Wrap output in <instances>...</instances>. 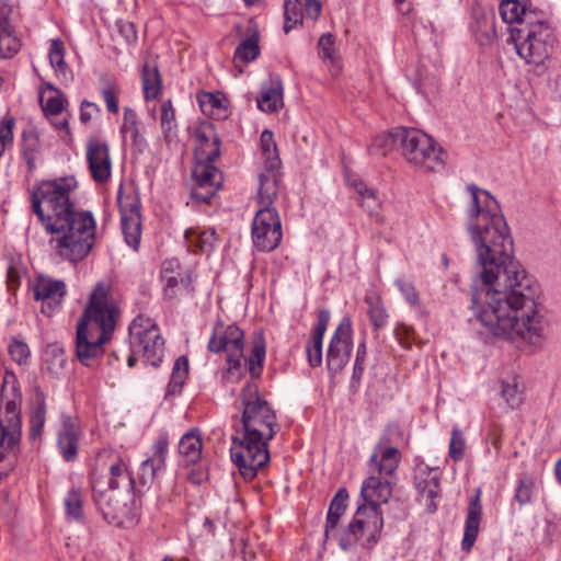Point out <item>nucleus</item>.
Wrapping results in <instances>:
<instances>
[{
  "label": "nucleus",
  "mask_w": 561,
  "mask_h": 561,
  "mask_svg": "<svg viewBox=\"0 0 561 561\" xmlns=\"http://www.w3.org/2000/svg\"><path fill=\"white\" fill-rule=\"evenodd\" d=\"M502 396L507 404L515 409L523 402V390L519 388L516 378L512 382H502Z\"/></svg>",
  "instance_id": "nucleus-46"
},
{
  "label": "nucleus",
  "mask_w": 561,
  "mask_h": 561,
  "mask_svg": "<svg viewBox=\"0 0 561 561\" xmlns=\"http://www.w3.org/2000/svg\"><path fill=\"white\" fill-rule=\"evenodd\" d=\"M420 501L425 505L428 513L433 514L437 511L436 499L438 497L439 480L436 476L428 472L427 478L416 481Z\"/></svg>",
  "instance_id": "nucleus-30"
},
{
  "label": "nucleus",
  "mask_w": 561,
  "mask_h": 561,
  "mask_svg": "<svg viewBox=\"0 0 561 561\" xmlns=\"http://www.w3.org/2000/svg\"><path fill=\"white\" fill-rule=\"evenodd\" d=\"M352 348V323L348 318H344L335 329L327 353V366L332 375H336L346 366Z\"/></svg>",
  "instance_id": "nucleus-13"
},
{
  "label": "nucleus",
  "mask_w": 561,
  "mask_h": 561,
  "mask_svg": "<svg viewBox=\"0 0 561 561\" xmlns=\"http://www.w3.org/2000/svg\"><path fill=\"white\" fill-rule=\"evenodd\" d=\"M117 204L124 239L128 247L137 251L141 239L140 201L135 192H126L121 184L117 192Z\"/></svg>",
  "instance_id": "nucleus-12"
},
{
  "label": "nucleus",
  "mask_w": 561,
  "mask_h": 561,
  "mask_svg": "<svg viewBox=\"0 0 561 561\" xmlns=\"http://www.w3.org/2000/svg\"><path fill=\"white\" fill-rule=\"evenodd\" d=\"M196 154L199 162H215L220 156V138L213 125L202 126L196 131Z\"/></svg>",
  "instance_id": "nucleus-22"
},
{
  "label": "nucleus",
  "mask_w": 561,
  "mask_h": 561,
  "mask_svg": "<svg viewBox=\"0 0 561 561\" xmlns=\"http://www.w3.org/2000/svg\"><path fill=\"white\" fill-rule=\"evenodd\" d=\"M366 356H367L366 342L363 341L362 343H359V345L357 347L356 358H355L354 368H353V376H352L353 380H359L362 378V375L364 373V363L366 360Z\"/></svg>",
  "instance_id": "nucleus-60"
},
{
  "label": "nucleus",
  "mask_w": 561,
  "mask_h": 561,
  "mask_svg": "<svg viewBox=\"0 0 561 561\" xmlns=\"http://www.w3.org/2000/svg\"><path fill=\"white\" fill-rule=\"evenodd\" d=\"M100 91L107 111L113 114L118 113L117 95L119 93V88L116 82L110 78H102Z\"/></svg>",
  "instance_id": "nucleus-42"
},
{
  "label": "nucleus",
  "mask_w": 561,
  "mask_h": 561,
  "mask_svg": "<svg viewBox=\"0 0 561 561\" xmlns=\"http://www.w3.org/2000/svg\"><path fill=\"white\" fill-rule=\"evenodd\" d=\"M21 435V423L19 414L12 411L9 425L0 421V461L14 451Z\"/></svg>",
  "instance_id": "nucleus-25"
},
{
  "label": "nucleus",
  "mask_w": 561,
  "mask_h": 561,
  "mask_svg": "<svg viewBox=\"0 0 561 561\" xmlns=\"http://www.w3.org/2000/svg\"><path fill=\"white\" fill-rule=\"evenodd\" d=\"M252 241L262 252H271L282 241V221L274 207H261L252 221Z\"/></svg>",
  "instance_id": "nucleus-11"
},
{
  "label": "nucleus",
  "mask_w": 561,
  "mask_h": 561,
  "mask_svg": "<svg viewBox=\"0 0 561 561\" xmlns=\"http://www.w3.org/2000/svg\"><path fill=\"white\" fill-rule=\"evenodd\" d=\"M35 300L41 301V311L50 317L61 308L67 295V286L64 280L39 275L32 286Z\"/></svg>",
  "instance_id": "nucleus-14"
},
{
  "label": "nucleus",
  "mask_w": 561,
  "mask_h": 561,
  "mask_svg": "<svg viewBox=\"0 0 561 561\" xmlns=\"http://www.w3.org/2000/svg\"><path fill=\"white\" fill-rule=\"evenodd\" d=\"M88 169L92 180L100 185L106 184L112 178V159L106 141L92 137L85 145Z\"/></svg>",
  "instance_id": "nucleus-15"
},
{
  "label": "nucleus",
  "mask_w": 561,
  "mask_h": 561,
  "mask_svg": "<svg viewBox=\"0 0 561 561\" xmlns=\"http://www.w3.org/2000/svg\"><path fill=\"white\" fill-rule=\"evenodd\" d=\"M116 28L127 45L134 44L138 39L137 30L133 22L126 20L116 21Z\"/></svg>",
  "instance_id": "nucleus-55"
},
{
  "label": "nucleus",
  "mask_w": 561,
  "mask_h": 561,
  "mask_svg": "<svg viewBox=\"0 0 561 561\" xmlns=\"http://www.w3.org/2000/svg\"><path fill=\"white\" fill-rule=\"evenodd\" d=\"M340 519V516H335L333 513H328L324 529V537L327 539L330 538L334 529L337 527Z\"/></svg>",
  "instance_id": "nucleus-64"
},
{
  "label": "nucleus",
  "mask_w": 561,
  "mask_h": 561,
  "mask_svg": "<svg viewBox=\"0 0 561 561\" xmlns=\"http://www.w3.org/2000/svg\"><path fill=\"white\" fill-rule=\"evenodd\" d=\"M21 49V43L5 16H0V58L14 57Z\"/></svg>",
  "instance_id": "nucleus-33"
},
{
  "label": "nucleus",
  "mask_w": 561,
  "mask_h": 561,
  "mask_svg": "<svg viewBox=\"0 0 561 561\" xmlns=\"http://www.w3.org/2000/svg\"><path fill=\"white\" fill-rule=\"evenodd\" d=\"M398 140L396 136V131L393 134H382L374 138L371 141V145L369 147V151L371 153H380L382 156L386 154L387 150L390 149L393 145V142Z\"/></svg>",
  "instance_id": "nucleus-53"
},
{
  "label": "nucleus",
  "mask_w": 561,
  "mask_h": 561,
  "mask_svg": "<svg viewBox=\"0 0 561 561\" xmlns=\"http://www.w3.org/2000/svg\"><path fill=\"white\" fill-rule=\"evenodd\" d=\"M49 62L55 69H62L65 66L64 45L59 39H53L49 47Z\"/></svg>",
  "instance_id": "nucleus-57"
},
{
  "label": "nucleus",
  "mask_w": 561,
  "mask_h": 561,
  "mask_svg": "<svg viewBox=\"0 0 561 561\" xmlns=\"http://www.w3.org/2000/svg\"><path fill=\"white\" fill-rule=\"evenodd\" d=\"M173 265H178L176 262H165L161 271V279L163 282L164 297L173 299L178 297L183 290L191 293L193 278L191 273L185 272L184 274L174 273Z\"/></svg>",
  "instance_id": "nucleus-21"
},
{
  "label": "nucleus",
  "mask_w": 561,
  "mask_h": 561,
  "mask_svg": "<svg viewBox=\"0 0 561 561\" xmlns=\"http://www.w3.org/2000/svg\"><path fill=\"white\" fill-rule=\"evenodd\" d=\"M66 513L75 520L83 519L82 495L76 490L71 489L65 497Z\"/></svg>",
  "instance_id": "nucleus-45"
},
{
  "label": "nucleus",
  "mask_w": 561,
  "mask_h": 561,
  "mask_svg": "<svg viewBox=\"0 0 561 561\" xmlns=\"http://www.w3.org/2000/svg\"><path fill=\"white\" fill-rule=\"evenodd\" d=\"M319 55L324 60L334 59V37L331 33L323 34L318 43Z\"/></svg>",
  "instance_id": "nucleus-59"
},
{
  "label": "nucleus",
  "mask_w": 561,
  "mask_h": 561,
  "mask_svg": "<svg viewBox=\"0 0 561 561\" xmlns=\"http://www.w3.org/2000/svg\"><path fill=\"white\" fill-rule=\"evenodd\" d=\"M391 494L390 482L380 477L370 476L363 482L360 496L364 504L357 507L353 520L340 538L339 543L343 550L350 549L363 537H366L364 547L367 549L377 543L383 528L380 506L389 501Z\"/></svg>",
  "instance_id": "nucleus-6"
},
{
  "label": "nucleus",
  "mask_w": 561,
  "mask_h": 561,
  "mask_svg": "<svg viewBox=\"0 0 561 561\" xmlns=\"http://www.w3.org/2000/svg\"><path fill=\"white\" fill-rule=\"evenodd\" d=\"M240 403V426L232 435L230 457L241 476L250 481L270 462L267 444L276 434L277 417L254 381L243 386Z\"/></svg>",
  "instance_id": "nucleus-3"
},
{
  "label": "nucleus",
  "mask_w": 561,
  "mask_h": 561,
  "mask_svg": "<svg viewBox=\"0 0 561 561\" xmlns=\"http://www.w3.org/2000/svg\"><path fill=\"white\" fill-rule=\"evenodd\" d=\"M80 436V430L72 422L71 417L64 416L61 427L57 432V446L67 462L76 460Z\"/></svg>",
  "instance_id": "nucleus-20"
},
{
  "label": "nucleus",
  "mask_w": 561,
  "mask_h": 561,
  "mask_svg": "<svg viewBox=\"0 0 561 561\" xmlns=\"http://www.w3.org/2000/svg\"><path fill=\"white\" fill-rule=\"evenodd\" d=\"M73 175L36 182L30 194L32 211L49 238V245L62 260L77 264L95 244L96 221L90 210L77 209Z\"/></svg>",
  "instance_id": "nucleus-2"
},
{
  "label": "nucleus",
  "mask_w": 561,
  "mask_h": 561,
  "mask_svg": "<svg viewBox=\"0 0 561 561\" xmlns=\"http://www.w3.org/2000/svg\"><path fill=\"white\" fill-rule=\"evenodd\" d=\"M529 0H500V14L502 20L508 24L516 23V26H520L523 21H526L528 16L536 19L533 12L527 11V4Z\"/></svg>",
  "instance_id": "nucleus-28"
},
{
  "label": "nucleus",
  "mask_w": 561,
  "mask_h": 561,
  "mask_svg": "<svg viewBox=\"0 0 561 561\" xmlns=\"http://www.w3.org/2000/svg\"><path fill=\"white\" fill-rule=\"evenodd\" d=\"M394 285L399 289V291L402 294L404 300L412 307V308H420V296L419 293L413 284V282L398 278L394 282Z\"/></svg>",
  "instance_id": "nucleus-48"
},
{
  "label": "nucleus",
  "mask_w": 561,
  "mask_h": 561,
  "mask_svg": "<svg viewBox=\"0 0 561 561\" xmlns=\"http://www.w3.org/2000/svg\"><path fill=\"white\" fill-rule=\"evenodd\" d=\"M279 170H265L259 175L257 203L261 207H272L277 197Z\"/></svg>",
  "instance_id": "nucleus-26"
},
{
  "label": "nucleus",
  "mask_w": 561,
  "mask_h": 561,
  "mask_svg": "<svg viewBox=\"0 0 561 561\" xmlns=\"http://www.w3.org/2000/svg\"><path fill=\"white\" fill-rule=\"evenodd\" d=\"M534 489V478L527 473H523L517 480L514 499L519 505H526L531 501Z\"/></svg>",
  "instance_id": "nucleus-44"
},
{
  "label": "nucleus",
  "mask_w": 561,
  "mask_h": 561,
  "mask_svg": "<svg viewBox=\"0 0 561 561\" xmlns=\"http://www.w3.org/2000/svg\"><path fill=\"white\" fill-rule=\"evenodd\" d=\"M394 336L399 344L404 348H411L415 340V331L405 323H397L394 328Z\"/></svg>",
  "instance_id": "nucleus-52"
},
{
  "label": "nucleus",
  "mask_w": 561,
  "mask_h": 561,
  "mask_svg": "<svg viewBox=\"0 0 561 561\" xmlns=\"http://www.w3.org/2000/svg\"><path fill=\"white\" fill-rule=\"evenodd\" d=\"M98 112H100V108L95 103L83 101L80 106V121L87 124Z\"/></svg>",
  "instance_id": "nucleus-62"
},
{
  "label": "nucleus",
  "mask_w": 561,
  "mask_h": 561,
  "mask_svg": "<svg viewBox=\"0 0 561 561\" xmlns=\"http://www.w3.org/2000/svg\"><path fill=\"white\" fill-rule=\"evenodd\" d=\"M184 238L192 252H210L216 242V232L214 229L190 228L185 230Z\"/></svg>",
  "instance_id": "nucleus-29"
},
{
  "label": "nucleus",
  "mask_w": 561,
  "mask_h": 561,
  "mask_svg": "<svg viewBox=\"0 0 561 561\" xmlns=\"http://www.w3.org/2000/svg\"><path fill=\"white\" fill-rule=\"evenodd\" d=\"M347 499L348 493L346 489H339L331 500L328 513H333V515L342 517L346 511Z\"/></svg>",
  "instance_id": "nucleus-54"
},
{
  "label": "nucleus",
  "mask_w": 561,
  "mask_h": 561,
  "mask_svg": "<svg viewBox=\"0 0 561 561\" xmlns=\"http://www.w3.org/2000/svg\"><path fill=\"white\" fill-rule=\"evenodd\" d=\"M47 88L55 92L54 95L47 98V100H44L43 96H41V105L46 116H58L62 113L67 100L62 93L57 91L51 84H47Z\"/></svg>",
  "instance_id": "nucleus-41"
},
{
  "label": "nucleus",
  "mask_w": 561,
  "mask_h": 561,
  "mask_svg": "<svg viewBox=\"0 0 561 561\" xmlns=\"http://www.w3.org/2000/svg\"><path fill=\"white\" fill-rule=\"evenodd\" d=\"M169 442L167 436H159L152 444V454L144 460L139 469V480L142 485H150L157 473L164 470Z\"/></svg>",
  "instance_id": "nucleus-18"
},
{
  "label": "nucleus",
  "mask_w": 561,
  "mask_h": 561,
  "mask_svg": "<svg viewBox=\"0 0 561 561\" xmlns=\"http://www.w3.org/2000/svg\"><path fill=\"white\" fill-rule=\"evenodd\" d=\"M261 149L265 170H279L280 159L277 152V146L274 135L271 130L265 129L261 134Z\"/></svg>",
  "instance_id": "nucleus-36"
},
{
  "label": "nucleus",
  "mask_w": 561,
  "mask_h": 561,
  "mask_svg": "<svg viewBox=\"0 0 561 561\" xmlns=\"http://www.w3.org/2000/svg\"><path fill=\"white\" fill-rule=\"evenodd\" d=\"M259 39V32L254 30L251 35L242 41L236 48L233 55L234 62L248 64L255 60L260 55Z\"/></svg>",
  "instance_id": "nucleus-37"
},
{
  "label": "nucleus",
  "mask_w": 561,
  "mask_h": 561,
  "mask_svg": "<svg viewBox=\"0 0 561 561\" xmlns=\"http://www.w3.org/2000/svg\"><path fill=\"white\" fill-rule=\"evenodd\" d=\"M93 501L104 519L121 525L135 517V480L126 461L115 450H102L91 476Z\"/></svg>",
  "instance_id": "nucleus-4"
},
{
  "label": "nucleus",
  "mask_w": 561,
  "mask_h": 561,
  "mask_svg": "<svg viewBox=\"0 0 561 561\" xmlns=\"http://www.w3.org/2000/svg\"><path fill=\"white\" fill-rule=\"evenodd\" d=\"M396 136L401 153L412 165L426 171H439L445 167L446 153L436 147L435 140L416 128H398Z\"/></svg>",
  "instance_id": "nucleus-8"
},
{
  "label": "nucleus",
  "mask_w": 561,
  "mask_h": 561,
  "mask_svg": "<svg viewBox=\"0 0 561 561\" xmlns=\"http://www.w3.org/2000/svg\"><path fill=\"white\" fill-rule=\"evenodd\" d=\"M364 301L368 307L367 313L373 324L374 332L386 328L389 321V313L381 297L376 294H369L365 296Z\"/></svg>",
  "instance_id": "nucleus-32"
},
{
  "label": "nucleus",
  "mask_w": 561,
  "mask_h": 561,
  "mask_svg": "<svg viewBox=\"0 0 561 561\" xmlns=\"http://www.w3.org/2000/svg\"><path fill=\"white\" fill-rule=\"evenodd\" d=\"M482 506L480 495H476L469 503L465 522L463 538L461 548L465 552H470L479 534Z\"/></svg>",
  "instance_id": "nucleus-23"
},
{
  "label": "nucleus",
  "mask_w": 561,
  "mask_h": 561,
  "mask_svg": "<svg viewBox=\"0 0 561 561\" xmlns=\"http://www.w3.org/2000/svg\"><path fill=\"white\" fill-rule=\"evenodd\" d=\"M243 337L242 330L236 324L226 325L224 322L217 321L208 341L210 352L227 354L228 367L224 377L228 381L237 380L242 374Z\"/></svg>",
  "instance_id": "nucleus-10"
},
{
  "label": "nucleus",
  "mask_w": 561,
  "mask_h": 561,
  "mask_svg": "<svg viewBox=\"0 0 561 561\" xmlns=\"http://www.w3.org/2000/svg\"><path fill=\"white\" fill-rule=\"evenodd\" d=\"M322 342L312 339L306 347L308 363L311 367H319L322 364Z\"/></svg>",
  "instance_id": "nucleus-56"
},
{
  "label": "nucleus",
  "mask_w": 561,
  "mask_h": 561,
  "mask_svg": "<svg viewBox=\"0 0 561 561\" xmlns=\"http://www.w3.org/2000/svg\"><path fill=\"white\" fill-rule=\"evenodd\" d=\"M67 359L64 346L59 343H51L43 352V367L53 376H60L65 369Z\"/></svg>",
  "instance_id": "nucleus-31"
},
{
  "label": "nucleus",
  "mask_w": 561,
  "mask_h": 561,
  "mask_svg": "<svg viewBox=\"0 0 561 561\" xmlns=\"http://www.w3.org/2000/svg\"><path fill=\"white\" fill-rule=\"evenodd\" d=\"M160 125L165 138L175 135L178 124L175 117V110L171 100H167L161 104Z\"/></svg>",
  "instance_id": "nucleus-43"
},
{
  "label": "nucleus",
  "mask_w": 561,
  "mask_h": 561,
  "mask_svg": "<svg viewBox=\"0 0 561 561\" xmlns=\"http://www.w3.org/2000/svg\"><path fill=\"white\" fill-rule=\"evenodd\" d=\"M123 134H130L131 137L136 138L138 136V117L137 113L130 108H124V123L122 126Z\"/></svg>",
  "instance_id": "nucleus-58"
},
{
  "label": "nucleus",
  "mask_w": 561,
  "mask_h": 561,
  "mask_svg": "<svg viewBox=\"0 0 561 561\" xmlns=\"http://www.w3.org/2000/svg\"><path fill=\"white\" fill-rule=\"evenodd\" d=\"M41 140L36 130L28 129L22 134L21 151L22 157L30 172L36 168V160L41 153Z\"/></svg>",
  "instance_id": "nucleus-35"
},
{
  "label": "nucleus",
  "mask_w": 561,
  "mask_h": 561,
  "mask_svg": "<svg viewBox=\"0 0 561 561\" xmlns=\"http://www.w3.org/2000/svg\"><path fill=\"white\" fill-rule=\"evenodd\" d=\"M118 310L110 300V286L96 283L77 324L76 355L84 366H92L102 356L104 344L115 329Z\"/></svg>",
  "instance_id": "nucleus-5"
},
{
  "label": "nucleus",
  "mask_w": 561,
  "mask_h": 561,
  "mask_svg": "<svg viewBox=\"0 0 561 561\" xmlns=\"http://www.w3.org/2000/svg\"><path fill=\"white\" fill-rule=\"evenodd\" d=\"M128 331V367H134L138 359H142L146 365L158 367L164 356V340L156 322L150 318L138 316L130 323Z\"/></svg>",
  "instance_id": "nucleus-7"
},
{
  "label": "nucleus",
  "mask_w": 561,
  "mask_h": 561,
  "mask_svg": "<svg viewBox=\"0 0 561 561\" xmlns=\"http://www.w3.org/2000/svg\"><path fill=\"white\" fill-rule=\"evenodd\" d=\"M322 11V4L319 0H285L284 31L288 33L297 25H301L305 18L316 21Z\"/></svg>",
  "instance_id": "nucleus-17"
},
{
  "label": "nucleus",
  "mask_w": 561,
  "mask_h": 561,
  "mask_svg": "<svg viewBox=\"0 0 561 561\" xmlns=\"http://www.w3.org/2000/svg\"><path fill=\"white\" fill-rule=\"evenodd\" d=\"M46 420V409L44 399H39L37 405L34 408L31 414V436L36 438L43 432Z\"/></svg>",
  "instance_id": "nucleus-47"
},
{
  "label": "nucleus",
  "mask_w": 561,
  "mask_h": 561,
  "mask_svg": "<svg viewBox=\"0 0 561 561\" xmlns=\"http://www.w3.org/2000/svg\"><path fill=\"white\" fill-rule=\"evenodd\" d=\"M551 28L541 20L528 16L520 26L511 30V39L515 44L516 53L528 64H540L548 56L551 44Z\"/></svg>",
  "instance_id": "nucleus-9"
},
{
  "label": "nucleus",
  "mask_w": 561,
  "mask_h": 561,
  "mask_svg": "<svg viewBox=\"0 0 561 561\" xmlns=\"http://www.w3.org/2000/svg\"><path fill=\"white\" fill-rule=\"evenodd\" d=\"M13 117H4L0 121V157H2L7 148L13 144Z\"/></svg>",
  "instance_id": "nucleus-50"
},
{
  "label": "nucleus",
  "mask_w": 561,
  "mask_h": 561,
  "mask_svg": "<svg viewBox=\"0 0 561 561\" xmlns=\"http://www.w3.org/2000/svg\"><path fill=\"white\" fill-rule=\"evenodd\" d=\"M12 359L19 365L26 364L30 358V347L26 342L13 337L8 346Z\"/></svg>",
  "instance_id": "nucleus-49"
},
{
  "label": "nucleus",
  "mask_w": 561,
  "mask_h": 561,
  "mask_svg": "<svg viewBox=\"0 0 561 561\" xmlns=\"http://www.w3.org/2000/svg\"><path fill=\"white\" fill-rule=\"evenodd\" d=\"M265 354V340L262 334H259L253 340V345L249 358H242V362L244 360L248 364L249 371L252 378H259L261 376Z\"/></svg>",
  "instance_id": "nucleus-38"
},
{
  "label": "nucleus",
  "mask_w": 561,
  "mask_h": 561,
  "mask_svg": "<svg viewBox=\"0 0 561 561\" xmlns=\"http://www.w3.org/2000/svg\"><path fill=\"white\" fill-rule=\"evenodd\" d=\"M330 312L325 309H321L317 316V323L313 329L312 339L323 341L324 333L329 325Z\"/></svg>",
  "instance_id": "nucleus-61"
},
{
  "label": "nucleus",
  "mask_w": 561,
  "mask_h": 561,
  "mask_svg": "<svg viewBox=\"0 0 561 561\" xmlns=\"http://www.w3.org/2000/svg\"><path fill=\"white\" fill-rule=\"evenodd\" d=\"M466 230L481 267L472 289V309L485 332L505 340L522 339L538 344L542 323L535 290L525 271L514 260V243L497 201L476 184Z\"/></svg>",
  "instance_id": "nucleus-1"
},
{
  "label": "nucleus",
  "mask_w": 561,
  "mask_h": 561,
  "mask_svg": "<svg viewBox=\"0 0 561 561\" xmlns=\"http://www.w3.org/2000/svg\"><path fill=\"white\" fill-rule=\"evenodd\" d=\"M466 447V439L462 432L455 427L451 431V437L449 440V456L455 460L459 461L463 458Z\"/></svg>",
  "instance_id": "nucleus-51"
},
{
  "label": "nucleus",
  "mask_w": 561,
  "mask_h": 561,
  "mask_svg": "<svg viewBox=\"0 0 561 561\" xmlns=\"http://www.w3.org/2000/svg\"><path fill=\"white\" fill-rule=\"evenodd\" d=\"M197 102L204 114L215 119H224L228 117V108L225 105V99L220 94L202 92L197 95Z\"/></svg>",
  "instance_id": "nucleus-34"
},
{
  "label": "nucleus",
  "mask_w": 561,
  "mask_h": 561,
  "mask_svg": "<svg viewBox=\"0 0 561 561\" xmlns=\"http://www.w3.org/2000/svg\"><path fill=\"white\" fill-rule=\"evenodd\" d=\"M193 178L196 182L192 197L198 202L208 203L221 185V172L214 162L197 161L193 168Z\"/></svg>",
  "instance_id": "nucleus-16"
},
{
  "label": "nucleus",
  "mask_w": 561,
  "mask_h": 561,
  "mask_svg": "<svg viewBox=\"0 0 561 561\" xmlns=\"http://www.w3.org/2000/svg\"><path fill=\"white\" fill-rule=\"evenodd\" d=\"M362 199V206L370 214L376 213L381 206V202L374 190Z\"/></svg>",
  "instance_id": "nucleus-63"
},
{
  "label": "nucleus",
  "mask_w": 561,
  "mask_h": 561,
  "mask_svg": "<svg viewBox=\"0 0 561 561\" xmlns=\"http://www.w3.org/2000/svg\"><path fill=\"white\" fill-rule=\"evenodd\" d=\"M283 83L278 77L271 78L263 83L261 94L257 98V107L267 113H273L283 106Z\"/></svg>",
  "instance_id": "nucleus-24"
},
{
  "label": "nucleus",
  "mask_w": 561,
  "mask_h": 561,
  "mask_svg": "<svg viewBox=\"0 0 561 561\" xmlns=\"http://www.w3.org/2000/svg\"><path fill=\"white\" fill-rule=\"evenodd\" d=\"M202 437L196 430L185 433L179 443V453L186 465H195L202 457Z\"/></svg>",
  "instance_id": "nucleus-27"
},
{
  "label": "nucleus",
  "mask_w": 561,
  "mask_h": 561,
  "mask_svg": "<svg viewBox=\"0 0 561 561\" xmlns=\"http://www.w3.org/2000/svg\"><path fill=\"white\" fill-rule=\"evenodd\" d=\"M188 375V359L186 356H180L175 359L167 387V396H176L182 391L184 382Z\"/></svg>",
  "instance_id": "nucleus-40"
},
{
  "label": "nucleus",
  "mask_w": 561,
  "mask_h": 561,
  "mask_svg": "<svg viewBox=\"0 0 561 561\" xmlns=\"http://www.w3.org/2000/svg\"><path fill=\"white\" fill-rule=\"evenodd\" d=\"M386 442H390L388 434L380 437L379 444L370 456V462L380 476L387 477L396 472L401 460V454L396 447L385 446Z\"/></svg>",
  "instance_id": "nucleus-19"
},
{
  "label": "nucleus",
  "mask_w": 561,
  "mask_h": 561,
  "mask_svg": "<svg viewBox=\"0 0 561 561\" xmlns=\"http://www.w3.org/2000/svg\"><path fill=\"white\" fill-rule=\"evenodd\" d=\"M144 96L147 101L154 100L161 92V77L156 66L145 64L141 73Z\"/></svg>",
  "instance_id": "nucleus-39"
}]
</instances>
